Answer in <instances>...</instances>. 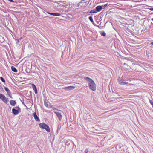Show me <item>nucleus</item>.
Masks as SVG:
<instances>
[{"label": "nucleus", "mask_w": 153, "mask_h": 153, "mask_svg": "<svg viewBox=\"0 0 153 153\" xmlns=\"http://www.w3.org/2000/svg\"><path fill=\"white\" fill-rule=\"evenodd\" d=\"M84 79L87 81L90 89L93 91H95L96 90V84L89 77H85L84 78Z\"/></svg>", "instance_id": "1"}, {"label": "nucleus", "mask_w": 153, "mask_h": 153, "mask_svg": "<svg viewBox=\"0 0 153 153\" xmlns=\"http://www.w3.org/2000/svg\"><path fill=\"white\" fill-rule=\"evenodd\" d=\"M39 126L41 128L45 129L48 132H49L50 131L49 127L45 123H42L39 124Z\"/></svg>", "instance_id": "2"}, {"label": "nucleus", "mask_w": 153, "mask_h": 153, "mask_svg": "<svg viewBox=\"0 0 153 153\" xmlns=\"http://www.w3.org/2000/svg\"><path fill=\"white\" fill-rule=\"evenodd\" d=\"M20 109L18 107H16L13 108L12 110V112L15 115H17L19 113V111H20Z\"/></svg>", "instance_id": "3"}, {"label": "nucleus", "mask_w": 153, "mask_h": 153, "mask_svg": "<svg viewBox=\"0 0 153 153\" xmlns=\"http://www.w3.org/2000/svg\"><path fill=\"white\" fill-rule=\"evenodd\" d=\"M0 99L2 100V101L5 103H7L8 101L7 98L5 97L4 95L1 93H0Z\"/></svg>", "instance_id": "4"}, {"label": "nucleus", "mask_w": 153, "mask_h": 153, "mask_svg": "<svg viewBox=\"0 0 153 153\" xmlns=\"http://www.w3.org/2000/svg\"><path fill=\"white\" fill-rule=\"evenodd\" d=\"M33 115L34 117V118L35 119V120L36 121H39V119L38 117V116L36 114L35 112H34L33 114Z\"/></svg>", "instance_id": "5"}, {"label": "nucleus", "mask_w": 153, "mask_h": 153, "mask_svg": "<svg viewBox=\"0 0 153 153\" xmlns=\"http://www.w3.org/2000/svg\"><path fill=\"white\" fill-rule=\"evenodd\" d=\"M96 8L97 12H99L102 9V6H98L96 7Z\"/></svg>", "instance_id": "6"}, {"label": "nucleus", "mask_w": 153, "mask_h": 153, "mask_svg": "<svg viewBox=\"0 0 153 153\" xmlns=\"http://www.w3.org/2000/svg\"><path fill=\"white\" fill-rule=\"evenodd\" d=\"M119 84L121 85H125L128 84V83L126 82H124L123 81H120L119 83Z\"/></svg>", "instance_id": "7"}, {"label": "nucleus", "mask_w": 153, "mask_h": 153, "mask_svg": "<svg viewBox=\"0 0 153 153\" xmlns=\"http://www.w3.org/2000/svg\"><path fill=\"white\" fill-rule=\"evenodd\" d=\"M16 102L15 101L13 100H11L10 101V104L12 106H14L15 105Z\"/></svg>", "instance_id": "8"}, {"label": "nucleus", "mask_w": 153, "mask_h": 153, "mask_svg": "<svg viewBox=\"0 0 153 153\" xmlns=\"http://www.w3.org/2000/svg\"><path fill=\"white\" fill-rule=\"evenodd\" d=\"M56 114L57 115V116L58 117V118H59V120H60L61 118H62V116L61 115V114L58 112L56 113Z\"/></svg>", "instance_id": "9"}, {"label": "nucleus", "mask_w": 153, "mask_h": 153, "mask_svg": "<svg viewBox=\"0 0 153 153\" xmlns=\"http://www.w3.org/2000/svg\"><path fill=\"white\" fill-rule=\"evenodd\" d=\"M75 87L73 86H68V90H73L75 88Z\"/></svg>", "instance_id": "10"}, {"label": "nucleus", "mask_w": 153, "mask_h": 153, "mask_svg": "<svg viewBox=\"0 0 153 153\" xmlns=\"http://www.w3.org/2000/svg\"><path fill=\"white\" fill-rule=\"evenodd\" d=\"M51 15H53L54 16H60V14L58 13H51Z\"/></svg>", "instance_id": "11"}, {"label": "nucleus", "mask_w": 153, "mask_h": 153, "mask_svg": "<svg viewBox=\"0 0 153 153\" xmlns=\"http://www.w3.org/2000/svg\"><path fill=\"white\" fill-rule=\"evenodd\" d=\"M11 69L12 71L15 72H17V70L16 69V68L14 66H12L11 67Z\"/></svg>", "instance_id": "12"}, {"label": "nucleus", "mask_w": 153, "mask_h": 153, "mask_svg": "<svg viewBox=\"0 0 153 153\" xmlns=\"http://www.w3.org/2000/svg\"><path fill=\"white\" fill-rule=\"evenodd\" d=\"M4 89L7 92V94L9 95L10 94L9 89L5 87L4 88Z\"/></svg>", "instance_id": "13"}, {"label": "nucleus", "mask_w": 153, "mask_h": 153, "mask_svg": "<svg viewBox=\"0 0 153 153\" xmlns=\"http://www.w3.org/2000/svg\"><path fill=\"white\" fill-rule=\"evenodd\" d=\"M97 12V11L95 9L91 10L90 12V13H94Z\"/></svg>", "instance_id": "14"}, {"label": "nucleus", "mask_w": 153, "mask_h": 153, "mask_svg": "<svg viewBox=\"0 0 153 153\" xmlns=\"http://www.w3.org/2000/svg\"><path fill=\"white\" fill-rule=\"evenodd\" d=\"M89 19L90 20V21L92 22V23H93L94 22V21H93V18H92V17L91 16H89Z\"/></svg>", "instance_id": "15"}, {"label": "nucleus", "mask_w": 153, "mask_h": 153, "mask_svg": "<svg viewBox=\"0 0 153 153\" xmlns=\"http://www.w3.org/2000/svg\"><path fill=\"white\" fill-rule=\"evenodd\" d=\"M0 79H1V81L4 82V83H5V80L2 77H0Z\"/></svg>", "instance_id": "16"}, {"label": "nucleus", "mask_w": 153, "mask_h": 153, "mask_svg": "<svg viewBox=\"0 0 153 153\" xmlns=\"http://www.w3.org/2000/svg\"><path fill=\"white\" fill-rule=\"evenodd\" d=\"M32 86L33 89L34 90H36V86L34 84H32Z\"/></svg>", "instance_id": "17"}, {"label": "nucleus", "mask_w": 153, "mask_h": 153, "mask_svg": "<svg viewBox=\"0 0 153 153\" xmlns=\"http://www.w3.org/2000/svg\"><path fill=\"white\" fill-rule=\"evenodd\" d=\"M108 3H107L106 4H105V5H102V7H103V8H105V7H106L107 6H108Z\"/></svg>", "instance_id": "18"}, {"label": "nucleus", "mask_w": 153, "mask_h": 153, "mask_svg": "<svg viewBox=\"0 0 153 153\" xmlns=\"http://www.w3.org/2000/svg\"><path fill=\"white\" fill-rule=\"evenodd\" d=\"M149 102H150V103L152 105V107H153V102L150 99H149Z\"/></svg>", "instance_id": "19"}, {"label": "nucleus", "mask_w": 153, "mask_h": 153, "mask_svg": "<svg viewBox=\"0 0 153 153\" xmlns=\"http://www.w3.org/2000/svg\"><path fill=\"white\" fill-rule=\"evenodd\" d=\"M89 152V149H86L85 151V153H88Z\"/></svg>", "instance_id": "20"}, {"label": "nucleus", "mask_w": 153, "mask_h": 153, "mask_svg": "<svg viewBox=\"0 0 153 153\" xmlns=\"http://www.w3.org/2000/svg\"><path fill=\"white\" fill-rule=\"evenodd\" d=\"M45 106H46L47 107H48V104L47 103H45Z\"/></svg>", "instance_id": "21"}, {"label": "nucleus", "mask_w": 153, "mask_h": 153, "mask_svg": "<svg viewBox=\"0 0 153 153\" xmlns=\"http://www.w3.org/2000/svg\"><path fill=\"white\" fill-rule=\"evenodd\" d=\"M8 0L11 2H14V1L13 0Z\"/></svg>", "instance_id": "22"}, {"label": "nucleus", "mask_w": 153, "mask_h": 153, "mask_svg": "<svg viewBox=\"0 0 153 153\" xmlns=\"http://www.w3.org/2000/svg\"><path fill=\"white\" fill-rule=\"evenodd\" d=\"M35 91V94H36L37 93V89H36V90H34Z\"/></svg>", "instance_id": "23"}, {"label": "nucleus", "mask_w": 153, "mask_h": 153, "mask_svg": "<svg viewBox=\"0 0 153 153\" xmlns=\"http://www.w3.org/2000/svg\"><path fill=\"white\" fill-rule=\"evenodd\" d=\"M106 34L105 33H104L102 35V36H105V35Z\"/></svg>", "instance_id": "24"}, {"label": "nucleus", "mask_w": 153, "mask_h": 153, "mask_svg": "<svg viewBox=\"0 0 153 153\" xmlns=\"http://www.w3.org/2000/svg\"><path fill=\"white\" fill-rule=\"evenodd\" d=\"M47 13H48V14H50V15H51V13H49V12H47Z\"/></svg>", "instance_id": "25"}, {"label": "nucleus", "mask_w": 153, "mask_h": 153, "mask_svg": "<svg viewBox=\"0 0 153 153\" xmlns=\"http://www.w3.org/2000/svg\"><path fill=\"white\" fill-rule=\"evenodd\" d=\"M151 10H153V8H151Z\"/></svg>", "instance_id": "26"}, {"label": "nucleus", "mask_w": 153, "mask_h": 153, "mask_svg": "<svg viewBox=\"0 0 153 153\" xmlns=\"http://www.w3.org/2000/svg\"><path fill=\"white\" fill-rule=\"evenodd\" d=\"M151 44H152V45H153V42L151 43Z\"/></svg>", "instance_id": "27"}, {"label": "nucleus", "mask_w": 153, "mask_h": 153, "mask_svg": "<svg viewBox=\"0 0 153 153\" xmlns=\"http://www.w3.org/2000/svg\"><path fill=\"white\" fill-rule=\"evenodd\" d=\"M84 0H82V2L83 1H84Z\"/></svg>", "instance_id": "28"}, {"label": "nucleus", "mask_w": 153, "mask_h": 153, "mask_svg": "<svg viewBox=\"0 0 153 153\" xmlns=\"http://www.w3.org/2000/svg\"><path fill=\"white\" fill-rule=\"evenodd\" d=\"M129 85H133V84H130Z\"/></svg>", "instance_id": "29"}, {"label": "nucleus", "mask_w": 153, "mask_h": 153, "mask_svg": "<svg viewBox=\"0 0 153 153\" xmlns=\"http://www.w3.org/2000/svg\"><path fill=\"white\" fill-rule=\"evenodd\" d=\"M124 64L125 65H126V63H124Z\"/></svg>", "instance_id": "30"}, {"label": "nucleus", "mask_w": 153, "mask_h": 153, "mask_svg": "<svg viewBox=\"0 0 153 153\" xmlns=\"http://www.w3.org/2000/svg\"><path fill=\"white\" fill-rule=\"evenodd\" d=\"M131 21H132V22H133V21L132 20H131Z\"/></svg>", "instance_id": "31"}, {"label": "nucleus", "mask_w": 153, "mask_h": 153, "mask_svg": "<svg viewBox=\"0 0 153 153\" xmlns=\"http://www.w3.org/2000/svg\"><path fill=\"white\" fill-rule=\"evenodd\" d=\"M22 153H23V152H22Z\"/></svg>", "instance_id": "32"}]
</instances>
